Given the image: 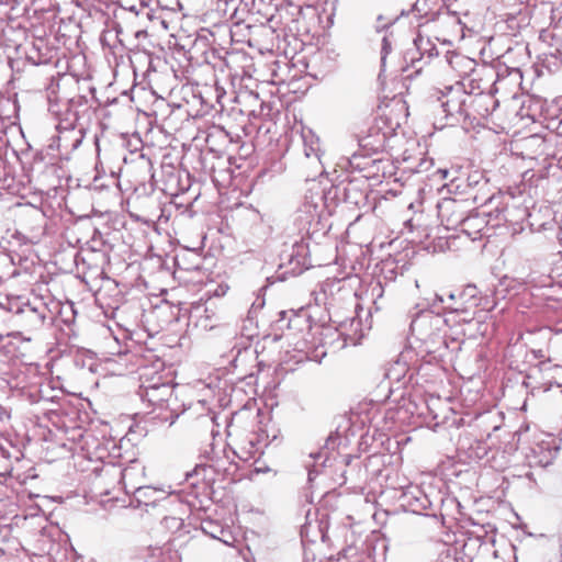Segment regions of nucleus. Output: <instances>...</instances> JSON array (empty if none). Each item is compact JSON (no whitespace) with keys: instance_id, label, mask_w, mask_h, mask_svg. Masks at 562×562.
I'll return each instance as SVG.
<instances>
[{"instance_id":"nucleus-3","label":"nucleus","mask_w":562,"mask_h":562,"mask_svg":"<svg viewBox=\"0 0 562 562\" xmlns=\"http://www.w3.org/2000/svg\"><path fill=\"white\" fill-rule=\"evenodd\" d=\"M135 470V467H128L122 471V482L125 487L131 486L132 488L138 490L140 485H138V482H135L133 480V472Z\"/></svg>"},{"instance_id":"nucleus-1","label":"nucleus","mask_w":562,"mask_h":562,"mask_svg":"<svg viewBox=\"0 0 562 562\" xmlns=\"http://www.w3.org/2000/svg\"><path fill=\"white\" fill-rule=\"evenodd\" d=\"M440 301L446 307L458 314H464L472 319L481 303V296L475 285H467L458 291H443Z\"/></svg>"},{"instance_id":"nucleus-2","label":"nucleus","mask_w":562,"mask_h":562,"mask_svg":"<svg viewBox=\"0 0 562 562\" xmlns=\"http://www.w3.org/2000/svg\"><path fill=\"white\" fill-rule=\"evenodd\" d=\"M441 106L447 117H459L465 115L464 93L461 90L450 89L442 97Z\"/></svg>"},{"instance_id":"nucleus-4","label":"nucleus","mask_w":562,"mask_h":562,"mask_svg":"<svg viewBox=\"0 0 562 562\" xmlns=\"http://www.w3.org/2000/svg\"><path fill=\"white\" fill-rule=\"evenodd\" d=\"M385 138H386V136H385V134H384V133H382V134H381V133H376V135H375V139H374V142H373V143L368 142V139H367V138H363V139H362V143H363L362 145H363L364 147L371 146V147H372V149H374V150H379V149H381V148H383V147H384Z\"/></svg>"},{"instance_id":"nucleus-5","label":"nucleus","mask_w":562,"mask_h":562,"mask_svg":"<svg viewBox=\"0 0 562 562\" xmlns=\"http://www.w3.org/2000/svg\"><path fill=\"white\" fill-rule=\"evenodd\" d=\"M551 459H552V453L550 450H548V454L544 456L543 458L539 459L538 464L546 467L549 463H551Z\"/></svg>"}]
</instances>
